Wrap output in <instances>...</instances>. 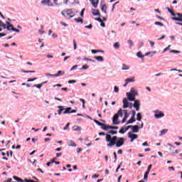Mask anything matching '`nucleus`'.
I'll use <instances>...</instances> for the list:
<instances>
[{"mask_svg":"<svg viewBox=\"0 0 182 182\" xmlns=\"http://www.w3.org/2000/svg\"><path fill=\"white\" fill-rule=\"evenodd\" d=\"M175 151H176V146H172L169 148V151L172 156H174V154H176V152H174Z\"/></svg>","mask_w":182,"mask_h":182,"instance_id":"obj_20","label":"nucleus"},{"mask_svg":"<svg viewBox=\"0 0 182 182\" xmlns=\"http://www.w3.org/2000/svg\"><path fill=\"white\" fill-rule=\"evenodd\" d=\"M129 107V109H133V103L129 102L127 100V98L123 99V109H127Z\"/></svg>","mask_w":182,"mask_h":182,"instance_id":"obj_3","label":"nucleus"},{"mask_svg":"<svg viewBox=\"0 0 182 182\" xmlns=\"http://www.w3.org/2000/svg\"><path fill=\"white\" fill-rule=\"evenodd\" d=\"M13 178H14V180H16V181H18V182H25V181H23V180H22L21 178H18V177H16V176H13Z\"/></svg>","mask_w":182,"mask_h":182,"instance_id":"obj_37","label":"nucleus"},{"mask_svg":"<svg viewBox=\"0 0 182 182\" xmlns=\"http://www.w3.org/2000/svg\"><path fill=\"white\" fill-rule=\"evenodd\" d=\"M91 12L94 16H100V11L99 10L92 9Z\"/></svg>","mask_w":182,"mask_h":182,"instance_id":"obj_13","label":"nucleus"},{"mask_svg":"<svg viewBox=\"0 0 182 182\" xmlns=\"http://www.w3.org/2000/svg\"><path fill=\"white\" fill-rule=\"evenodd\" d=\"M130 69V66L126 65L125 64H122V70H129Z\"/></svg>","mask_w":182,"mask_h":182,"instance_id":"obj_25","label":"nucleus"},{"mask_svg":"<svg viewBox=\"0 0 182 182\" xmlns=\"http://www.w3.org/2000/svg\"><path fill=\"white\" fill-rule=\"evenodd\" d=\"M114 93H119V87L114 86Z\"/></svg>","mask_w":182,"mask_h":182,"instance_id":"obj_50","label":"nucleus"},{"mask_svg":"<svg viewBox=\"0 0 182 182\" xmlns=\"http://www.w3.org/2000/svg\"><path fill=\"white\" fill-rule=\"evenodd\" d=\"M167 9H168V11L171 14V15L172 16H176V14H174V12H173L172 11H171V9H170L169 8H167Z\"/></svg>","mask_w":182,"mask_h":182,"instance_id":"obj_41","label":"nucleus"},{"mask_svg":"<svg viewBox=\"0 0 182 182\" xmlns=\"http://www.w3.org/2000/svg\"><path fill=\"white\" fill-rule=\"evenodd\" d=\"M46 77H48V76H51V77H56V76H55V74L46 73Z\"/></svg>","mask_w":182,"mask_h":182,"instance_id":"obj_53","label":"nucleus"},{"mask_svg":"<svg viewBox=\"0 0 182 182\" xmlns=\"http://www.w3.org/2000/svg\"><path fill=\"white\" fill-rule=\"evenodd\" d=\"M69 147H76L77 145L72 140H69L68 142Z\"/></svg>","mask_w":182,"mask_h":182,"instance_id":"obj_18","label":"nucleus"},{"mask_svg":"<svg viewBox=\"0 0 182 182\" xmlns=\"http://www.w3.org/2000/svg\"><path fill=\"white\" fill-rule=\"evenodd\" d=\"M130 82H135V80H134V77H131V78H127V79L125 80V82H127V83H130Z\"/></svg>","mask_w":182,"mask_h":182,"instance_id":"obj_23","label":"nucleus"},{"mask_svg":"<svg viewBox=\"0 0 182 182\" xmlns=\"http://www.w3.org/2000/svg\"><path fill=\"white\" fill-rule=\"evenodd\" d=\"M141 113H140V112H138L137 114H136V120L138 121V122H141Z\"/></svg>","mask_w":182,"mask_h":182,"instance_id":"obj_24","label":"nucleus"},{"mask_svg":"<svg viewBox=\"0 0 182 182\" xmlns=\"http://www.w3.org/2000/svg\"><path fill=\"white\" fill-rule=\"evenodd\" d=\"M38 78L37 77H34V78H29L27 82H33L35 80H36Z\"/></svg>","mask_w":182,"mask_h":182,"instance_id":"obj_56","label":"nucleus"},{"mask_svg":"<svg viewBox=\"0 0 182 182\" xmlns=\"http://www.w3.org/2000/svg\"><path fill=\"white\" fill-rule=\"evenodd\" d=\"M69 126H70V123H68L66 126L63 128V130H68L69 129Z\"/></svg>","mask_w":182,"mask_h":182,"instance_id":"obj_55","label":"nucleus"},{"mask_svg":"<svg viewBox=\"0 0 182 182\" xmlns=\"http://www.w3.org/2000/svg\"><path fill=\"white\" fill-rule=\"evenodd\" d=\"M94 59H96L97 62H103L105 60L102 56H95Z\"/></svg>","mask_w":182,"mask_h":182,"instance_id":"obj_21","label":"nucleus"},{"mask_svg":"<svg viewBox=\"0 0 182 182\" xmlns=\"http://www.w3.org/2000/svg\"><path fill=\"white\" fill-rule=\"evenodd\" d=\"M154 117L156 119H161V117H164V113L161 111H155Z\"/></svg>","mask_w":182,"mask_h":182,"instance_id":"obj_7","label":"nucleus"},{"mask_svg":"<svg viewBox=\"0 0 182 182\" xmlns=\"http://www.w3.org/2000/svg\"><path fill=\"white\" fill-rule=\"evenodd\" d=\"M119 133H120V134H124L126 133V129L124 127H122L121 129L119 131Z\"/></svg>","mask_w":182,"mask_h":182,"instance_id":"obj_33","label":"nucleus"},{"mask_svg":"<svg viewBox=\"0 0 182 182\" xmlns=\"http://www.w3.org/2000/svg\"><path fill=\"white\" fill-rule=\"evenodd\" d=\"M74 50H76L77 49V45L76 44V41L73 40Z\"/></svg>","mask_w":182,"mask_h":182,"instance_id":"obj_51","label":"nucleus"},{"mask_svg":"<svg viewBox=\"0 0 182 182\" xmlns=\"http://www.w3.org/2000/svg\"><path fill=\"white\" fill-rule=\"evenodd\" d=\"M68 83L69 85H72V83H76V80H69Z\"/></svg>","mask_w":182,"mask_h":182,"instance_id":"obj_61","label":"nucleus"},{"mask_svg":"<svg viewBox=\"0 0 182 182\" xmlns=\"http://www.w3.org/2000/svg\"><path fill=\"white\" fill-rule=\"evenodd\" d=\"M102 130H105V132H107V130L111 129V126L110 125H106V124H104V126H102Z\"/></svg>","mask_w":182,"mask_h":182,"instance_id":"obj_22","label":"nucleus"},{"mask_svg":"<svg viewBox=\"0 0 182 182\" xmlns=\"http://www.w3.org/2000/svg\"><path fill=\"white\" fill-rule=\"evenodd\" d=\"M169 52L170 53H181V52L177 50H171Z\"/></svg>","mask_w":182,"mask_h":182,"instance_id":"obj_49","label":"nucleus"},{"mask_svg":"<svg viewBox=\"0 0 182 182\" xmlns=\"http://www.w3.org/2000/svg\"><path fill=\"white\" fill-rule=\"evenodd\" d=\"M127 97L129 102H134L136 100V97H134V95H132L129 92H127Z\"/></svg>","mask_w":182,"mask_h":182,"instance_id":"obj_12","label":"nucleus"},{"mask_svg":"<svg viewBox=\"0 0 182 182\" xmlns=\"http://www.w3.org/2000/svg\"><path fill=\"white\" fill-rule=\"evenodd\" d=\"M23 181L24 182H35V181L31 180V179H25Z\"/></svg>","mask_w":182,"mask_h":182,"instance_id":"obj_63","label":"nucleus"},{"mask_svg":"<svg viewBox=\"0 0 182 182\" xmlns=\"http://www.w3.org/2000/svg\"><path fill=\"white\" fill-rule=\"evenodd\" d=\"M92 178H99V175H97V174L93 175Z\"/></svg>","mask_w":182,"mask_h":182,"instance_id":"obj_64","label":"nucleus"},{"mask_svg":"<svg viewBox=\"0 0 182 182\" xmlns=\"http://www.w3.org/2000/svg\"><path fill=\"white\" fill-rule=\"evenodd\" d=\"M33 87H37V89H41L42 87V84L34 85Z\"/></svg>","mask_w":182,"mask_h":182,"instance_id":"obj_47","label":"nucleus"},{"mask_svg":"<svg viewBox=\"0 0 182 182\" xmlns=\"http://www.w3.org/2000/svg\"><path fill=\"white\" fill-rule=\"evenodd\" d=\"M173 21H178L182 22V14L177 13L176 17L172 18Z\"/></svg>","mask_w":182,"mask_h":182,"instance_id":"obj_10","label":"nucleus"},{"mask_svg":"<svg viewBox=\"0 0 182 182\" xmlns=\"http://www.w3.org/2000/svg\"><path fill=\"white\" fill-rule=\"evenodd\" d=\"M151 167H153V165H149L147 168L146 173H150V171L151 170Z\"/></svg>","mask_w":182,"mask_h":182,"instance_id":"obj_57","label":"nucleus"},{"mask_svg":"<svg viewBox=\"0 0 182 182\" xmlns=\"http://www.w3.org/2000/svg\"><path fill=\"white\" fill-rule=\"evenodd\" d=\"M117 114H118V117L119 116V117H123V109H119Z\"/></svg>","mask_w":182,"mask_h":182,"instance_id":"obj_31","label":"nucleus"},{"mask_svg":"<svg viewBox=\"0 0 182 182\" xmlns=\"http://www.w3.org/2000/svg\"><path fill=\"white\" fill-rule=\"evenodd\" d=\"M133 125H129L125 128V132H127V130H129V129H132Z\"/></svg>","mask_w":182,"mask_h":182,"instance_id":"obj_62","label":"nucleus"},{"mask_svg":"<svg viewBox=\"0 0 182 182\" xmlns=\"http://www.w3.org/2000/svg\"><path fill=\"white\" fill-rule=\"evenodd\" d=\"M74 21H75V22H80V23H83V20L80 18H75Z\"/></svg>","mask_w":182,"mask_h":182,"instance_id":"obj_43","label":"nucleus"},{"mask_svg":"<svg viewBox=\"0 0 182 182\" xmlns=\"http://www.w3.org/2000/svg\"><path fill=\"white\" fill-rule=\"evenodd\" d=\"M128 137L131 139V142H133L134 140H136V139H137V137H139V136L136 134H132V132H129Z\"/></svg>","mask_w":182,"mask_h":182,"instance_id":"obj_8","label":"nucleus"},{"mask_svg":"<svg viewBox=\"0 0 182 182\" xmlns=\"http://www.w3.org/2000/svg\"><path fill=\"white\" fill-rule=\"evenodd\" d=\"M150 173L149 172H145L144 175V180H145L146 181H147V180L149 179V174Z\"/></svg>","mask_w":182,"mask_h":182,"instance_id":"obj_34","label":"nucleus"},{"mask_svg":"<svg viewBox=\"0 0 182 182\" xmlns=\"http://www.w3.org/2000/svg\"><path fill=\"white\" fill-rule=\"evenodd\" d=\"M132 115L129 120H128L126 123V125L127 124H132V123H134L136 122V111L132 110Z\"/></svg>","mask_w":182,"mask_h":182,"instance_id":"obj_4","label":"nucleus"},{"mask_svg":"<svg viewBox=\"0 0 182 182\" xmlns=\"http://www.w3.org/2000/svg\"><path fill=\"white\" fill-rule=\"evenodd\" d=\"M58 110V116H60V114H62V112H63L65 110V106H58L57 107Z\"/></svg>","mask_w":182,"mask_h":182,"instance_id":"obj_15","label":"nucleus"},{"mask_svg":"<svg viewBox=\"0 0 182 182\" xmlns=\"http://www.w3.org/2000/svg\"><path fill=\"white\" fill-rule=\"evenodd\" d=\"M12 28H14L13 25H10V26H6V28H7V31H12Z\"/></svg>","mask_w":182,"mask_h":182,"instance_id":"obj_48","label":"nucleus"},{"mask_svg":"<svg viewBox=\"0 0 182 182\" xmlns=\"http://www.w3.org/2000/svg\"><path fill=\"white\" fill-rule=\"evenodd\" d=\"M22 73H35V70H21Z\"/></svg>","mask_w":182,"mask_h":182,"instance_id":"obj_36","label":"nucleus"},{"mask_svg":"<svg viewBox=\"0 0 182 182\" xmlns=\"http://www.w3.org/2000/svg\"><path fill=\"white\" fill-rule=\"evenodd\" d=\"M167 50H170V46L165 48L164 50H163L162 53H164L167 52Z\"/></svg>","mask_w":182,"mask_h":182,"instance_id":"obj_52","label":"nucleus"},{"mask_svg":"<svg viewBox=\"0 0 182 182\" xmlns=\"http://www.w3.org/2000/svg\"><path fill=\"white\" fill-rule=\"evenodd\" d=\"M64 73H62V71L59 70L58 71L57 74H55L54 76H55V77H58V76H61V75H63Z\"/></svg>","mask_w":182,"mask_h":182,"instance_id":"obj_46","label":"nucleus"},{"mask_svg":"<svg viewBox=\"0 0 182 182\" xmlns=\"http://www.w3.org/2000/svg\"><path fill=\"white\" fill-rule=\"evenodd\" d=\"M46 5H48V6H53V4H52L50 0H47L46 1Z\"/></svg>","mask_w":182,"mask_h":182,"instance_id":"obj_44","label":"nucleus"},{"mask_svg":"<svg viewBox=\"0 0 182 182\" xmlns=\"http://www.w3.org/2000/svg\"><path fill=\"white\" fill-rule=\"evenodd\" d=\"M123 113L124 114V118L122 120V123H126V120L129 119V111L127 109H124Z\"/></svg>","mask_w":182,"mask_h":182,"instance_id":"obj_9","label":"nucleus"},{"mask_svg":"<svg viewBox=\"0 0 182 182\" xmlns=\"http://www.w3.org/2000/svg\"><path fill=\"white\" fill-rule=\"evenodd\" d=\"M109 134V136H110V134H112L113 136L114 134H117V131H113V130L109 131L108 134Z\"/></svg>","mask_w":182,"mask_h":182,"instance_id":"obj_38","label":"nucleus"},{"mask_svg":"<svg viewBox=\"0 0 182 182\" xmlns=\"http://www.w3.org/2000/svg\"><path fill=\"white\" fill-rule=\"evenodd\" d=\"M130 95H132V96H137V95H139L137 93V91H136V89H134V87H132L130 90V92H129Z\"/></svg>","mask_w":182,"mask_h":182,"instance_id":"obj_17","label":"nucleus"},{"mask_svg":"<svg viewBox=\"0 0 182 182\" xmlns=\"http://www.w3.org/2000/svg\"><path fill=\"white\" fill-rule=\"evenodd\" d=\"M156 51H151V52H147L144 56H149L151 55V56H153V55H156Z\"/></svg>","mask_w":182,"mask_h":182,"instance_id":"obj_29","label":"nucleus"},{"mask_svg":"<svg viewBox=\"0 0 182 182\" xmlns=\"http://www.w3.org/2000/svg\"><path fill=\"white\" fill-rule=\"evenodd\" d=\"M119 120L118 114H115L112 117V123L113 124H119L120 122H117Z\"/></svg>","mask_w":182,"mask_h":182,"instance_id":"obj_11","label":"nucleus"},{"mask_svg":"<svg viewBox=\"0 0 182 182\" xmlns=\"http://www.w3.org/2000/svg\"><path fill=\"white\" fill-rule=\"evenodd\" d=\"M80 126H77V125H75L73 127V130H74V132H77L79 130H80Z\"/></svg>","mask_w":182,"mask_h":182,"instance_id":"obj_32","label":"nucleus"},{"mask_svg":"<svg viewBox=\"0 0 182 182\" xmlns=\"http://www.w3.org/2000/svg\"><path fill=\"white\" fill-rule=\"evenodd\" d=\"M94 122H95V123H96V124H97L98 126H100L101 129H102V127H103V126H105V124L97 121V119H94Z\"/></svg>","mask_w":182,"mask_h":182,"instance_id":"obj_28","label":"nucleus"},{"mask_svg":"<svg viewBox=\"0 0 182 182\" xmlns=\"http://www.w3.org/2000/svg\"><path fill=\"white\" fill-rule=\"evenodd\" d=\"M101 11L102 12H104V14H107V6H106V4H103L101 7Z\"/></svg>","mask_w":182,"mask_h":182,"instance_id":"obj_19","label":"nucleus"},{"mask_svg":"<svg viewBox=\"0 0 182 182\" xmlns=\"http://www.w3.org/2000/svg\"><path fill=\"white\" fill-rule=\"evenodd\" d=\"M105 140L108 143L107 144V147H113L114 144L116 147H122L124 144V141H126V139L124 138L117 137L116 136L112 138V135L110 134H106Z\"/></svg>","mask_w":182,"mask_h":182,"instance_id":"obj_1","label":"nucleus"},{"mask_svg":"<svg viewBox=\"0 0 182 182\" xmlns=\"http://www.w3.org/2000/svg\"><path fill=\"white\" fill-rule=\"evenodd\" d=\"M149 43H150V46L151 48L154 47V42L151 41L150 40L148 41Z\"/></svg>","mask_w":182,"mask_h":182,"instance_id":"obj_54","label":"nucleus"},{"mask_svg":"<svg viewBox=\"0 0 182 182\" xmlns=\"http://www.w3.org/2000/svg\"><path fill=\"white\" fill-rule=\"evenodd\" d=\"M134 102L133 105V107H134V109H136V112H139V110H140V100H135Z\"/></svg>","mask_w":182,"mask_h":182,"instance_id":"obj_6","label":"nucleus"},{"mask_svg":"<svg viewBox=\"0 0 182 182\" xmlns=\"http://www.w3.org/2000/svg\"><path fill=\"white\" fill-rule=\"evenodd\" d=\"M140 129V127L138 125H132V133H139V129Z\"/></svg>","mask_w":182,"mask_h":182,"instance_id":"obj_14","label":"nucleus"},{"mask_svg":"<svg viewBox=\"0 0 182 182\" xmlns=\"http://www.w3.org/2000/svg\"><path fill=\"white\" fill-rule=\"evenodd\" d=\"M61 15L67 18L68 19H70V18H73L76 15V11L73 9L65 10L61 12Z\"/></svg>","mask_w":182,"mask_h":182,"instance_id":"obj_2","label":"nucleus"},{"mask_svg":"<svg viewBox=\"0 0 182 182\" xmlns=\"http://www.w3.org/2000/svg\"><path fill=\"white\" fill-rule=\"evenodd\" d=\"M11 31L13 32H16L17 33H19V30H18V29H16V28H15L14 27H12Z\"/></svg>","mask_w":182,"mask_h":182,"instance_id":"obj_59","label":"nucleus"},{"mask_svg":"<svg viewBox=\"0 0 182 182\" xmlns=\"http://www.w3.org/2000/svg\"><path fill=\"white\" fill-rule=\"evenodd\" d=\"M86 69H89V65H85L80 68L81 70H86Z\"/></svg>","mask_w":182,"mask_h":182,"instance_id":"obj_45","label":"nucleus"},{"mask_svg":"<svg viewBox=\"0 0 182 182\" xmlns=\"http://www.w3.org/2000/svg\"><path fill=\"white\" fill-rule=\"evenodd\" d=\"M0 26L3 28L4 29H6V24L4 23L2 21H0Z\"/></svg>","mask_w":182,"mask_h":182,"instance_id":"obj_39","label":"nucleus"},{"mask_svg":"<svg viewBox=\"0 0 182 182\" xmlns=\"http://www.w3.org/2000/svg\"><path fill=\"white\" fill-rule=\"evenodd\" d=\"M77 112L75 109H72V107L64 108V111L63 112V114H68L69 113H76Z\"/></svg>","mask_w":182,"mask_h":182,"instance_id":"obj_5","label":"nucleus"},{"mask_svg":"<svg viewBox=\"0 0 182 182\" xmlns=\"http://www.w3.org/2000/svg\"><path fill=\"white\" fill-rule=\"evenodd\" d=\"M167 132H168V129H162L161 131L160 136H163V135L166 134V133H167Z\"/></svg>","mask_w":182,"mask_h":182,"instance_id":"obj_35","label":"nucleus"},{"mask_svg":"<svg viewBox=\"0 0 182 182\" xmlns=\"http://www.w3.org/2000/svg\"><path fill=\"white\" fill-rule=\"evenodd\" d=\"M93 27V26H92V24H90L89 26H85V28H86V29H92V28Z\"/></svg>","mask_w":182,"mask_h":182,"instance_id":"obj_60","label":"nucleus"},{"mask_svg":"<svg viewBox=\"0 0 182 182\" xmlns=\"http://www.w3.org/2000/svg\"><path fill=\"white\" fill-rule=\"evenodd\" d=\"M77 69V65H75L70 68V70H76Z\"/></svg>","mask_w":182,"mask_h":182,"instance_id":"obj_58","label":"nucleus"},{"mask_svg":"<svg viewBox=\"0 0 182 182\" xmlns=\"http://www.w3.org/2000/svg\"><path fill=\"white\" fill-rule=\"evenodd\" d=\"M113 47L114 48V49H120V43H114Z\"/></svg>","mask_w":182,"mask_h":182,"instance_id":"obj_26","label":"nucleus"},{"mask_svg":"<svg viewBox=\"0 0 182 182\" xmlns=\"http://www.w3.org/2000/svg\"><path fill=\"white\" fill-rule=\"evenodd\" d=\"M90 1L92 6H94V8H97L99 5V0H90Z\"/></svg>","mask_w":182,"mask_h":182,"instance_id":"obj_16","label":"nucleus"},{"mask_svg":"<svg viewBox=\"0 0 182 182\" xmlns=\"http://www.w3.org/2000/svg\"><path fill=\"white\" fill-rule=\"evenodd\" d=\"M136 56L137 58H139L140 59L144 58L145 55H143V54L141 53V51H139L138 53H136Z\"/></svg>","mask_w":182,"mask_h":182,"instance_id":"obj_30","label":"nucleus"},{"mask_svg":"<svg viewBox=\"0 0 182 182\" xmlns=\"http://www.w3.org/2000/svg\"><path fill=\"white\" fill-rule=\"evenodd\" d=\"M99 52H101L102 53H105V51L102 50H91V53H93V54L98 53Z\"/></svg>","mask_w":182,"mask_h":182,"instance_id":"obj_27","label":"nucleus"},{"mask_svg":"<svg viewBox=\"0 0 182 182\" xmlns=\"http://www.w3.org/2000/svg\"><path fill=\"white\" fill-rule=\"evenodd\" d=\"M127 43H128V45L129 46L130 49H132V46H133V41H132V40H128V41H127Z\"/></svg>","mask_w":182,"mask_h":182,"instance_id":"obj_40","label":"nucleus"},{"mask_svg":"<svg viewBox=\"0 0 182 182\" xmlns=\"http://www.w3.org/2000/svg\"><path fill=\"white\" fill-rule=\"evenodd\" d=\"M154 25H156L158 26H164V25L161 22H160V21H156L154 23Z\"/></svg>","mask_w":182,"mask_h":182,"instance_id":"obj_42","label":"nucleus"}]
</instances>
